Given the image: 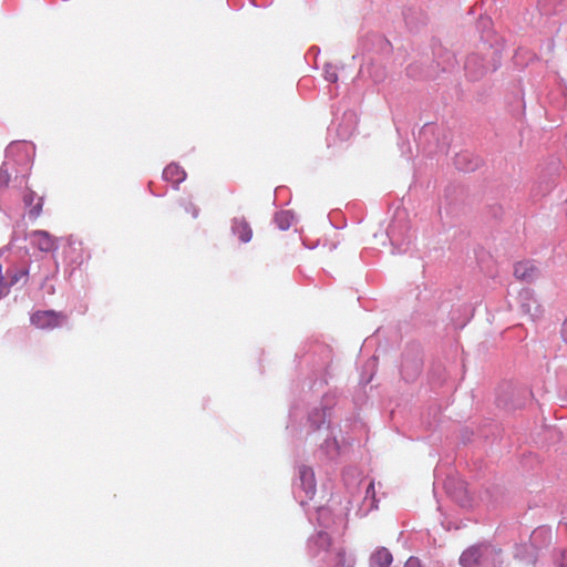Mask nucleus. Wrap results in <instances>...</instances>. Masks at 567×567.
Segmentation results:
<instances>
[{"label":"nucleus","instance_id":"1","mask_svg":"<svg viewBox=\"0 0 567 567\" xmlns=\"http://www.w3.org/2000/svg\"><path fill=\"white\" fill-rule=\"evenodd\" d=\"M32 257L25 248L6 246L0 249V299L6 297L12 287L22 288L30 278L39 272L32 271Z\"/></svg>","mask_w":567,"mask_h":567},{"label":"nucleus","instance_id":"2","mask_svg":"<svg viewBox=\"0 0 567 567\" xmlns=\"http://www.w3.org/2000/svg\"><path fill=\"white\" fill-rule=\"evenodd\" d=\"M501 61V50L497 47L484 44L482 52H473L466 58L465 73L472 81L480 80L488 72L496 71Z\"/></svg>","mask_w":567,"mask_h":567},{"label":"nucleus","instance_id":"3","mask_svg":"<svg viewBox=\"0 0 567 567\" xmlns=\"http://www.w3.org/2000/svg\"><path fill=\"white\" fill-rule=\"evenodd\" d=\"M308 553L311 557H318L321 554L322 559L333 563L334 567H352L354 558L347 556L342 548H331V538L326 532H318L308 539Z\"/></svg>","mask_w":567,"mask_h":567},{"label":"nucleus","instance_id":"4","mask_svg":"<svg viewBox=\"0 0 567 567\" xmlns=\"http://www.w3.org/2000/svg\"><path fill=\"white\" fill-rule=\"evenodd\" d=\"M458 563L461 567H499L502 550L489 543H478L465 549Z\"/></svg>","mask_w":567,"mask_h":567},{"label":"nucleus","instance_id":"5","mask_svg":"<svg viewBox=\"0 0 567 567\" xmlns=\"http://www.w3.org/2000/svg\"><path fill=\"white\" fill-rule=\"evenodd\" d=\"M441 131L442 130L435 124H424L417 135L419 145H421L424 151L429 152L430 154L446 153L450 142L445 135L440 138Z\"/></svg>","mask_w":567,"mask_h":567},{"label":"nucleus","instance_id":"6","mask_svg":"<svg viewBox=\"0 0 567 567\" xmlns=\"http://www.w3.org/2000/svg\"><path fill=\"white\" fill-rule=\"evenodd\" d=\"M316 491L317 484L313 470L309 466L300 465L298 467V480L295 483V497L301 506H305L308 501L313 498Z\"/></svg>","mask_w":567,"mask_h":567},{"label":"nucleus","instance_id":"7","mask_svg":"<svg viewBox=\"0 0 567 567\" xmlns=\"http://www.w3.org/2000/svg\"><path fill=\"white\" fill-rule=\"evenodd\" d=\"M68 317L54 310H39L32 313L30 320L39 329H54L63 326Z\"/></svg>","mask_w":567,"mask_h":567},{"label":"nucleus","instance_id":"8","mask_svg":"<svg viewBox=\"0 0 567 567\" xmlns=\"http://www.w3.org/2000/svg\"><path fill=\"white\" fill-rule=\"evenodd\" d=\"M334 404V396L324 395L320 408H313L308 414V423L312 431L319 430L331 416V409Z\"/></svg>","mask_w":567,"mask_h":567},{"label":"nucleus","instance_id":"9","mask_svg":"<svg viewBox=\"0 0 567 567\" xmlns=\"http://www.w3.org/2000/svg\"><path fill=\"white\" fill-rule=\"evenodd\" d=\"M358 76L361 79L369 78L373 83H380L385 79L386 72L381 63L368 56L365 62L360 66Z\"/></svg>","mask_w":567,"mask_h":567},{"label":"nucleus","instance_id":"10","mask_svg":"<svg viewBox=\"0 0 567 567\" xmlns=\"http://www.w3.org/2000/svg\"><path fill=\"white\" fill-rule=\"evenodd\" d=\"M518 300L522 312L528 315L533 320L542 315L540 305L535 299L532 290H522L518 295Z\"/></svg>","mask_w":567,"mask_h":567},{"label":"nucleus","instance_id":"11","mask_svg":"<svg viewBox=\"0 0 567 567\" xmlns=\"http://www.w3.org/2000/svg\"><path fill=\"white\" fill-rule=\"evenodd\" d=\"M454 165L458 171L473 172L480 167L481 159L471 152L464 151L455 155Z\"/></svg>","mask_w":567,"mask_h":567},{"label":"nucleus","instance_id":"12","mask_svg":"<svg viewBox=\"0 0 567 567\" xmlns=\"http://www.w3.org/2000/svg\"><path fill=\"white\" fill-rule=\"evenodd\" d=\"M355 114L351 111L344 112L342 116V122L338 124L337 134L341 140L346 141L353 134V132L355 131Z\"/></svg>","mask_w":567,"mask_h":567},{"label":"nucleus","instance_id":"13","mask_svg":"<svg viewBox=\"0 0 567 567\" xmlns=\"http://www.w3.org/2000/svg\"><path fill=\"white\" fill-rule=\"evenodd\" d=\"M231 231L244 244H247L251 240V227L248 224V221L243 217H235L231 220Z\"/></svg>","mask_w":567,"mask_h":567},{"label":"nucleus","instance_id":"14","mask_svg":"<svg viewBox=\"0 0 567 567\" xmlns=\"http://www.w3.org/2000/svg\"><path fill=\"white\" fill-rule=\"evenodd\" d=\"M163 178L178 188V185L186 178V172L178 164L171 163L164 168Z\"/></svg>","mask_w":567,"mask_h":567},{"label":"nucleus","instance_id":"15","mask_svg":"<svg viewBox=\"0 0 567 567\" xmlns=\"http://www.w3.org/2000/svg\"><path fill=\"white\" fill-rule=\"evenodd\" d=\"M514 275L517 279L532 281L537 277L538 269L532 261H520L515 265Z\"/></svg>","mask_w":567,"mask_h":567},{"label":"nucleus","instance_id":"16","mask_svg":"<svg viewBox=\"0 0 567 567\" xmlns=\"http://www.w3.org/2000/svg\"><path fill=\"white\" fill-rule=\"evenodd\" d=\"M393 556L385 547L378 548L370 557L371 567H390Z\"/></svg>","mask_w":567,"mask_h":567},{"label":"nucleus","instance_id":"17","mask_svg":"<svg viewBox=\"0 0 567 567\" xmlns=\"http://www.w3.org/2000/svg\"><path fill=\"white\" fill-rule=\"evenodd\" d=\"M388 236H389L393 247L399 252H405L409 249V246L411 244V237H406L401 240L399 237V234L396 233L395 224L390 225V227L388 229Z\"/></svg>","mask_w":567,"mask_h":567},{"label":"nucleus","instance_id":"18","mask_svg":"<svg viewBox=\"0 0 567 567\" xmlns=\"http://www.w3.org/2000/svg\"><path fill=\"white\" fill-rule=\"evenodd\" d=\"M403 18L405 23L411 28H416L419 24L424 23L426 20L425 14L415 8H406L403 11Z\"/></svg>","mask_w":567,"mask_h":567},{"label":"nucleus","instance_id":"19","mask_svg":"<svg viewBox=\"0 0 567 567\" xmlns=\"http://www.w3.org/2000/svg\"><path fill=\"white\" fill-rule=\"evenodd\" d=\"M32 236L37 239V245L41 251L49 252L55 249L54 239L45 230H35Z\"/></svg>","mask_w":567,"mask_h":567},{"label":"nucleus","instance_id":"20","mask_svg":"<svg viewBox=\"0 0 567 567\" xmlns=\"http://www.w3.org/2000/svg\"><path fill=\"white\" fill-rule=\"evenodd\" d=\"M37 194L33 190H28L23 196V203L25 206L31 207L29 210V216L32 218H37L40 216L42 212L43 198L40 197L38 203L32 206Z\"/></svg>","mask_w":567,"mask_h":567},{"label":"nucleus","instance_id":"21","mask_svg":"<svg viewBox=\"0 0 567 567\" xmlns=\"http://www.w3.org/2000/svg\"><path fill=\"white\" fill-rule=\"evenodd\" d=\"M293 215L290 210L278 212L274 221L280 230H287L292 224Z\"/></svg>","mask_w":567,"mask_h":567},{"label":"nucleus","instance_id":"22","mask_svg":"<svg viewBox=\"0 0 567 567\" xmlns=\"http://www.w3.org/2000/svg\"><path fill=\"white\" fill-rule=\"evenodd\" d=\"M368 502H370V504L368 505L367 512H369L373 508H378L373 482H370L365 488L364 504H367Z\"/></svg>","mask_w":567,"mask_h":567},{"label":"nucleus","instance_id":"23","mask_svg":"<svg viewBox=\"0 0 567 567\" xmlns=\"http://www.w3.org/2000/svg\"><path fill=\"white\" fill-rule=\"evenodd\" d=\"M317 520L320 526L328 527L331 520V511L328 507L317 509Z\"/></svg>","mask_w":567,"mask_h":567},{"label":"nucleus","instance_id":"24","mask_svg":"<svg viewBox=\"0 0 567 567\" xmlns=\"http://www.w3.org/2000/svg\"><path fill=\"white\" fill-rule=\"evenodd\" d=\"M9 163L4 162L0 167V193H2L9 185L10 182V173H9Z\"/></svg>","mask_w":567,"mask_h":567},{"label":"nucleus","instance_id":"25","mask_svg":"<svg viewBox=\"0 0 567 567\" xmlns=\"http://www.w3.org/2000/svg\"><path fill=\"white\" fill-rule=\"evenodd\" d=\"M324 79L326 81L330 82V83H336L338 81V73H337V70L333 65L331 64H326L324 66Z\"/></svg>","mask_w":567,"mask_h":567},{"label":"nucleus","instance_id":"26","mask_svg":"<svg viewBox=\"0 0 567 567\" xmlns=\"http://www.w3.org/2000/svg\"><path fill=\"white\" fill-rule=\"evenodd\" d=\"M404 567H421V563L417 558L410 557L404 564Z\"/></svg>","mask_w":567,"mask_h":567},{"label":"nucleus","instance_id":"27","mask_svg":"<svg viewBox=\"0 0 567 567\" xmlns=\"http://www.w3.org/2000/svg\"><path fill=\"white\" fill-rule=\"evenodd\" d=\"M185 209H186V212L190 213L194 218H196L199 214V209L193 204H188L185 207Z\"/></svg>","mask_w":567,"mask_h":567},{"label":"nucleus","instance_id":"28","mask_svg":"<svg viewBox=\"0 0 567 567\" xmlns=\"http://www.w3.org/2000/svg\"><path fill=\"white\" fill-rule=\"evenodd\" d=\"M560 334H561V339L564 340V342L567 343V318L561 323Z\"/></svg>","mask_w":567,"mask_h":567},{"label":"nucleus","instance_id":"29","mask_svg":"<svg viewBox=\"0 0 567 567\" xmlns=\"http://www.w3.org/2000/svg\"><path fill=\"white\" fill-rule=\"evenodd\" d=\"M558 567H567V555L565 551L560 554V559L558 561Z\"/></svg>","mask_w":567,"mask_h":567},{"label":"nucleus","instance_id":"30","mask_svg":"<svg viewBox=\"0 0 567 567\" xmlns=\"http://www.w3.org/2000/svg\"><path fill=\"white\" fill-rule=\"evenodd\" d=\"M417 372H419V364H415L414 373L412 375H406L404 369H402L401 374L404 379L410 380V379H413Z\"/></svg>","mask_w":567,"mask_h":567},{"label":"nucleus","instance_id":"31","mask_svg":"<svg viewBox=\"0 0 567 567\" xmlns=\"http://www.w3.org/2000/svg\"><path fill=\"white\" fill-rule=\"evenodd\" d=\"M545 533H548V530L544 529V528L536 529L533 532V537H536V536L545 534Z\"/></svg>","mask_w":567,"mask_h":567},{"label":"nucleus","instance_id":"32","mask_svg":"<svg viewBox=\"0 0 567 567\" xmlns=\"http://www.w3.org/2000/svg\"><path fill=\"white\" fill-rule=\"evenodd\" d=\"M379 41H380L382 44H384V45H389V42H388V41H385V40H383V39H381V38H379Z\"/></svg>","mask_w":567,"mask_h":567},{"label":"nucleus","instance_id":"33","mask_svg":"<svg viewBox=\"0 0 567 567\" xmlns=\"http://www.w3.org/2000/svg\"><path fill=\"white\" fill-rule=\"evenodd\" d=\"M48 277H49V276H48V274H44L43 276H41V278H40V279H41V280H47V279H48Z\"/></svg>","mask_w":567,"mask_h":567}]
</instances>
